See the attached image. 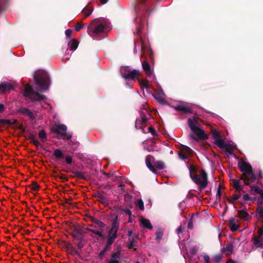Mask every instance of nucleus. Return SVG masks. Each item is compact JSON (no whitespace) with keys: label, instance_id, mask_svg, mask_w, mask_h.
I'll return each instance as SVG.
<instances>
[{"label":"nucleus","instance_id":"1","mask_svg":"<svg viewBox=\"0 0 263 263\" xmlns=\"http://www.w3.org/2000/svg\"><path fill=\"white\" fill-rule=\"evenodd\" d=\"M110 24L104 18H96L92 21L87 28L88 34L94 40H101L110 30Z\"/></svg>","mask_w":263,"mask_h":263},{"label":"nucleus","instance_id":"2","mask_svg":"<svg viewBox=\"0 0 263 263\" xmlns=\"http://www.w3.org/2000/svg\"><path fill=\"white\" fill-rule=\"evenodd\" d=\"M34 77L40 91H43L48 88L49 78L45 71L42 70L37 71L35 73Z\"/></svg>","mask_w":263,"mask_h":263},{"label":"nucleus","instance_id":"3","mask_svg":"<svg viewBox=\"0 0 263 263\" xmlns=\"http://www.w3.org/2000/svg\"><path fill=\"white\" fill-rule=\"evenodd\" d=\"M259 220L263 222V206L258 208L256 214ZM253 244L256 247L261 248L263 247V226L258 230V236L253 239Z\"/></svg>","mask_w":263,"mask_h":263},{"label":"nucleus","instance_id":"4","mask_svg":"<svg viewBox=\"0 0 263 263\" xmlns=\"http://www.w3.org/2000/svg\"><path fill=\"white\" fill-rule=\"evenodd\" d=\"M239 167L246 179H247L248 180L251 182H254L256 181V177L252 172V167L250 164L245 161H242L239 163Z\"/></svg>","mask_w":263,"mask_h":263},{"label":"nucleus","instance_id":"5","mask_svg":"<svg viewBox=\"0 0 263 263\" xmlns=\"http://www.w3.org/2000/svg\"><path fill=\"white\" fill-rule=\"evenodd\" d=\"M120 72L124 79L132 80L134 81L137 79L140 74L138 70L136 69L132 70L128 66L122 67L120 69Z\"/></svg>","mask_w":263,"mask_h":263},{"label":"nucleus","instance_id":"6","mask_svg":"<svg viewBox=\"0 0 263 263\" xmlns=\"http://www.w3.org/2000/svg\"><path fill=\"white\" fill-rule=\"evenodd\" d=\"M24 96L28 97L32 100L35 101H43L45 100V97L41 95L39 93L34 92L31 86L29 84H27L25 86Z\"/></svg>","mask_w":263,"mask_h":263},{"label":"nucleus","instance_id":"7","mask_svg":"<svg viewBox=\"0 0 263 263\" xmlns=\"http://www.w3.org/2000/svg\"><path fill=\"white\" fill-rule=\"evenodd\" d=\"M192 179L200 188H204L207 184V176L206 173L202 171L199 175H195L192 177Z\"/></svg>","mask_w":263,"mask_h":263},{"label":"nucleus","instance_id":"8","mask_svg":"<svg viewBox=\"0 0 263 263\" xmlns=\"http://www.w3.org/2000/svg\"><path fill=\"white\" fill-rule=\"evenodd\" d=\"M142 65L144 71L145 72L146 77L152 81L155 80V76L153 73V70L151 68L149 63L147 61H143Z\"/></svg>","mask_w":263,"mask_h":263},{"label":"nucleus","instance_id":"9","mask_svg":"<svg viewBox=\"0 0 263 263\" xmlns=\"http://www.w3.org/2000/svg\"><path fill=\"white\" fill-rule=\"evenodd\" d=\"M53 130L54 132L59 133L63 135L65 137L64 138H66L67 139H69L71 138L70 135L66 134L67 127L64 124H55L53 128Z\"/></svg>","mask_w":263,"mask_h":263},{"label":"nucleus","instance_id":"10","mask_svg":"<svg viewBox=\"0 0 263 263\" xmlns=\"http://www.w3.org/2000/svg\"><path fill=\"white\" fill-rule=\"evenodd\" d=\"M247 179L245 178L244 179L241 178L240 180L235 179L233 181V185L236 191H240L242 190L244 184H248Z\"/></svg>","mask_w":263,"mask_h":263},{"label":"nucleus","instance_id":"11","mask_svg":"<svg viewBox=\"0 0 263 263\" xmlns=\"http://www.w3.org/2000/svg\"><path fill=\"white\" fill-rule=\"evenodd\" d=\"M195 135L197 136L195 137L194 135H192L191 137L194 139H202L204 140L207 139L208 136L204 133V132L203 129L198 128H196L193 131Z\"/></svg>","mask_w":263,"mask_h":263},{"label":"nucleus","instance_id":"12","mask_svg":"<svg viewBox=\"0 0 263 263\" xmlns=\"http://www.w3.org/2000/svg\"><path fill=\"white\" fill-rule=\"evenodd\" d=\"M250 192L252 193H257L260 195V197L258 199V202L260 204L263 203V189H261L258 186H252L250 187Z\"/></svg>","mask_w":263,"mask_h":263},{"label":"nucleus","instance_id":"13","mask_svg":"<svg viewBox=\"0 0 263 263\" xmlns=\"http://www.w3.org/2000/svg\"><path fill=\"white\" fill-rule=\"evenodd\" d=\"M147 119L144 117L142 116L140 118L138 119L136 121L135 126L137 128L141 129L143 127L146 125Z\"/></svg>","mask_w":263,"mask_h":263},{"label":"nucleus","instance_id":"14","mask_svg":"<svg viewBox=\"0 0 263 263\" xmlns=\"http://www.w3.org/2000/svg\"><path fill=\"white\" fill-rule=\"evenodd\" d=\"M175 109L176 110L182 111L185 113H189L191 112L192 108L190 106H188L187 104L183 103L180 105H178L175 107Z\"/></svg>","mask_w":263,"mask_h":263},{"label":"nucleus","instance_id":"15","mask_svg":"<svg viewBox=\"0 0 263 263\" xmlns=\"http://www.w3.org/2000/svg\"><path fill=\"white\" fill-rule=\"evenodd\" d=\"M153 161L154 158L152 156L148 155L146 157L145 162L146 166L152 172L156 173V170L154 166L152 164V163L153 162Z\"/></svg>","mask_w":263,"mask_h":263},{"label":"nucleus","instance_id":"16","mask_svg":"<svg viewBox=\"0 0 263 263\" xmlns=\"http://www.w3.org/2000/svg\"><path fill=\"white\" fill-rule=\"evenodd\" d=\"M13 89L12 85L9 83H2L0 84V92L4 93Z\"/></svg>","mask_w":263,"mask_h":263},{"label":"nucleus","instance_id":"17","mask_svg":"<svg viewBox=\"0 0 263 263\" xmlns=\"http://www.w3.org/2000/svg\"><path fill=\"white\" fill-rule=\"evenodd\" d=\"M140 222L141 224L145 228L147 229H152L153 228L152 225L149 220L141 217L140 218Z\"/></svg>","mask_w":263,"mask_h":263},{"label":"nucleus","instance_id":"18","mask_svg":"<svg viewBox=\"0 0 263 263\" xmlns=\"http://www.w3.org/2000/svg\"><path fill=\"white\" fill-rule=\"evenodd\" d=\"M118 228V227L114 220L112 224L111 227L109 230L108 235L111 236H114L115 235V237H117Z\"/></svg>","mask_w":263,"mask_h":263},{"label":"nucleus","instance_id":"19","mask_svg":"<svg viewBox=\"0 0 263 263\" xmlns=\"http://www.w3.org/2000/svg\"><path fill=\"white\" fill-rule=\"evenodd\" d=\"M222 252L226 255H229L233 253V246L231 243H228L222 250Z\"/></svg>","mask_w":263,"mask_h":263},{"label":"nucleus","instance_id":"20","mask_svg":"<svg viewBox=\"0 0 263 263\" xmlns=\"http://www.w3.org/2000/svg\"><path fill=\"white\" fill-rule=\"evenodd\" d=\"M229 226L230 230L232 231H236L239 228L238 221L233 218L230 219Z\"/></svg>","mask_w":263,"mask_h":263},{"label":"nucleus","instance_id":"21","mask_svg":"<svg viewBox=\"0 0 263 263\" xmlns=\"http://www.w3.org/2000/svg\"><path fill=\"white\" fill-rule=\"evenodd\" d=\"M238 217L243 220H248L250 217L246 210H242L238 211Z\"/></svg>","mask_w":263,"mask_h":263},{"label":"nucleus","instance_id":"22","mask_svg":"<svg viewBox=\"0 0 263 263\" xmlns=\"http://www.w3.org/2000/svg\"><path fill=\"white\" fill-rule=\"evenodd\" d=\"M128 234L129 236V241L130 242L128 246L129 248L133 249L136 246V240L133 238V236L132 235L133 232L131 230L128 231Z\"/></svg>","mask_w":263,"mask_h":263},{"label":"nucleus","instance_id":"23","mask_svg":"<svg viewBox=\"0 0 263 263\" xmlns=\"http://www.w3.org/2000/svg\"><path fill=\"white\" fill-rule=\"evenodd\" d=\"M141 50L142 52L141 55L142 57H145L146 54H147L150 56L151 55V50L146 45H144L143 43L142 44Z\"/></svg>","mask_w":263,"mask_h":263},{"label":"nucleus","instance_id":"24","mask_svg":"<svg viewBox=\"0 0 263 263\" xmlns=\"http://www.w3.org/2000/svg\"><path fill=\"white\" fill-rule=\"evenodd\" d=\"M92 8L89 6H86L82 11V14L84 15L85 18L89 16L92 12Z\"/></svg>","mask_w":263,"mask_h":263},{"label":"nucleus","instance_id":"25","mask_svg":"<svg viewBox=\"0 0 263 263\" xmlns=\"http://www.w3.org/2000/svg\"><path fill=\"white\" fill-rule=\"evenodd\" d=\"M20 112L23 115L28 116L31 119H33L34 116L32 112L27 108H24L20 110Z\"/></svg>","mask_w":263,"mask_h":263},{"label":"nucleus","instance_id":"26","mask_svg":"<svg viewBox=\"0 0 263 263\" xmlns=\"http://www.w3.org/2000/svg\"><path fill=\"white\" fill-rule=\"evenodd\" d=\"M120 259V253L116 252L111 256V260L108 263H119Z\"/></svg>","mask_w":263,"mask_h":263},{"label":"nucleus","instance_id":"27","mask_svg":"<svg viewBox=\"0 0 263 263\" xmlns=\"http://www.w3.org/2000/svg\"><path fill=\"white\" fill-rule=\"evenodd\" d=\"M214 143L220 148H224L226 147L224 140L220 138L215 140Z\"/></svg>","mask_w":263,"mask_h":263},{"label":"nucleus","instance_id":"28","mask_svg":"<svg viewBox=\"0 0 263 263\" xmlns=\"http://www.w3.org/2000/svg\"><path fill=\"white\" fill-rule=\"evenodd\" d=\"M188 124L192 131L199 127L196 122L191 119H188Z\"/></svg>","mask_w":263,"mask_h":263},{"label":"nucleus","instance_id":"29","mask_svg":"<svg viewBox=\"0 0 263 263\" xmlns=\"http://www.w3.org/2000/svg\"><path fill=\"white\" fill-rule=\"evenodd\" d=\"M78 46V42H77V41H76L74 39L71 40L68 43V47L72 50H76Z\"/></svg>","mask_w":263,"mask_h":263},{"label":"nucleus","instance_id":"30","mask_svg":"<svg viewBox=\"0 0 263 263\" xmlns=\"http://www.w3.org/2000/svg\"><path fill=\"white\" fill-rule=\"evenodd\" d=\"M139 83L141 88L148 89L149 87L148 82L146 80H139Z\"/></svg>","mask_w":263,"mask_h":263},{"label":"nucleus","instance_id":"31","mask_svg":"<svg viewBox=\"0 0 263 263\" xmlns=\"http://www.w3.org/2000/svg\"><path fill=\"white\" fill-rule=\"evenodd\" d=\"M163 235V230L161 229H159L157 230L156 233V239L157 241H160Z\"/></svg>","mask_w":263,"mask_h":263},{"label":"nucleus","instance_id":"32","mask_svg":"<svg viewBox=\"0 0 263 263\" xmlns=\"http://www.w3.org/2000/svg\"><path fill=\"white\" fill-rule=\"evenodd\" d=\"M189 170L190 171V177L192 178V177L194 176V175H196L195 173L196 171V168L194 165H190L189 167Z\"/></svg>","mask_w":263,"mask_h":263},{"label":"nucleus","instance_id":"33","mask_svg":"<svg viewBox=\"0 0 263 263\" xmlns=\"http://www.w3.org/2000/svg\"><path fill=\"white\" fill-rule=\"evenodd\" d=\"M154 166L156 168H157L159 170H161L164 167V164L161 161H158L154 163Z\"/></svg>","mask_w":263,"mask_h":263},{"label":"nucleus","instance_id":"34","mask_svg":"<svg viewBox=\"0 0 263 263\" xmlns=\"http://www.w3.org/2000/svg\"><path fill=\"white\" fill-rule=\"evenodd\" d=\"M54 156L57 158H61L63 157V153L60 149H57L54 152Z\"/></svg>","mask_w":263,"mask_h":263},{"label":"nucleus","instance_id":"35","mask_svg":"<svg viewBox=\"0 0 263 263\" xmlns=\"http://www.w3.org/2000/svg\"><path fill=\"white\" fill-rule=\"evenodd\" d=\"M136 205L139 207V208L142 210L143 211L144 209V203L142 199H139L138 200V201L136 203Z\"/></svg>","mask_w":263,"mask_h":263},{"label":"nucleus","instance_id":"36","mask_svg":"<svg viewBox=\"0 0 263 263\" xmlns=\"http://www.w3.org/2000/svg\"><path fill=\"white\" fill-rule=\"evenodd\" d=\"M212 136L215 140L219 138V133L218 131L215 129H212Z\"/></svg>","mask_w":263,"mask_h":263},{"label":"nucleus","instance_id":"37","mask_svg":"<svg viewBox=\"0 0 263 263\" xmlns=\"http://www.w3.org/2000/svg\"><path fill=\"white\" fill-rule=\"evenodd\" d=\"M39 137L42 140L46 139V134L44 130H41L39 133Z\"/></svg>","mask_w":263,"mask_h":263},{"label":"nucleus","instance_id":"38","mask_svg":"<svg viewBox=\"0 0 263 263\" xmlns=\"http://www.w3.org/2000/svg\"><path fill=\"white\" fill-rule=\"evenodd\" d=\"M116 238V237H115V235L114 236H111L108 235V240H107V245L108 246L111 245L113 243V242Z\"/></svg>","mask_w":263,"mask_h":263},{"label":"nucleus","instance_id":"39","mask_svg":"<svg viewBox=\"0 0 263 263\" xmlns=\"http://www.w3.org/2000/svg\"><path fill=\"white\" fill-rule=\"evenodd\" d=\"M84 26V24L82 23H78L76 27H75V30L77 31H79L80 29H81Z\"/></svg>","mask_w":263,"mask_h":263},{"label":"nucleus","instance_id":"40","mask_svg":"<svg viewBox=\"0 0 263 263\" xmlns=\"http://www.w3.org/2000/svg\"><path fill=\"white\" fill-rule=\"evenodd\" d=\"M201 257H203L204 261L206 263H209L210 261V257L208 255L204 254L203 255H201Z\"/></svg>","mask_w":263,"mask_h":263},{"label":"nucleus","instance_id":"41","mask_svg":"<svg viewBox=\"0 0 263 263\" xmlns=\"http://www.w3.org/2000/svg\"><path fill=\"white\" fill-rule=\"evenodd\" d=\"M193 151L189 147H186L185 149V154L186 156H189L192 154Z\"/></svg>","mask_w":263,"mask_h":263},{"label":"nucleus","instance_id":"42","mask_svg":"<svg viewBox=\"0 0 263 263\" xmlns=\"http://www.w3.org/2000/svg\"><path fill=\"white\" fill-rule=\"evenodd\" d=\"M179 158L182 160H185L187 157L186 155L182 152H180L179 153Z\"/></svg>","mask_w":263,"mask_h":263},{"label":"nucleus","instance_id":"43","mask_svg":"<svg viewBox=\"0 0 263 263\" xmlns=\"http://www.w3.org/2000/svg\"><path fill=\"white\" fill-rule=\"evenodd\" d=\"M65 161L67 164H70L72 162V158L70 156H67L65 158Z\"/></svg>","mask_w":263,"mask_h":263},{"label":"nucleus","instance_id":"44","mask_svg":"<svg viewBox=\"0 0 263 263\" xmlns=\"http://www.w3.org/2000/svg\"><path fill=\"white\" fill-rule=\"evenodd\" d=\"M148 131L150 132L153 136L156 135V132L154 128L152 126L148 127Z\"/></svg>","mask_w":263,"mask_h":263},{"label":"nucleus","instance_id":"45","mask_svg":"<svg viewBox=\"0 0 263 263\" xmlns=\"http://www.w3.org/2000/svg\"><path fill=\"white\" fill-rule=\"evenodd\" d=\"M91 231L95 234H97L99 236H101L102 235V232L99 230H91Z\"/></svg>","mask_w":263,"mask_h":263},{"label":"nucleus","instance_id":"46","mask_svg":"<svg viewBox=\"0 0 263 263\" xmlns=\"http://www.w3.org/2000/svg\"><path fill=\"white\" fill-rule=\"evenodd\" d=\"M72 33V30L71 29H67L65 31V34L67 37H70Z\"/></svg>","mask_w":263,"mask_h":263},{"label":"nucleus","instance_id":"47","mask_svg":"<svg viewBox=\"0 0 263 263\" xmlns=\"http://www.w3.org/2000/svg\"><path fill=\"white\" fill-rule=\"evenodd\" d=\"M32 185L33 190L37 191L39 189V185L35 183H33Z\"/></svg>","mask_w":263,"mask_h":263},{"label":"nucleus","instance_id":"48","mask_svg":"<svg viewBox=\"0 0 263 263\" xmlns=\"http://www.w3.org/2000/svg\"><path fill=\"white\" fill-rule=\"evenodd\" d=\"M240 197V195L239 194H235L232 196V199L234 201H236L238 200Z\"/></svg>","mask_w":263,"mask_h":263},{"label":"nucleus","instance_id":"49","mask_svg":"<svg viewBox=\"0 0 263 263\" xmlns=\"http://www.w3.org/2000/svg\"><path fill=\"white\" fill-rule=\"evenodd\" d=\"M221 259V255H217L214 256V261L218 262L220 261Z\"/></svg>","mask_w":263,"mask_h":263},{"label":"nucleus","instance_id":"50","mask_svg":"<svg viewBox=\"0 0 263 263\" xmlns=\"http://www.w3.org/2000/svg\"><path fill=\"white\" fill-rule=\"evenodd\" d=\"M32 143L36 146H38L39 145V141L35 139L34 138H31Z\"/></svg>","mask_w":263,"mask_h":263},{"label":"nucleus","instance_id":"51","mask_svg":"<svg viewBox=\"0 0 263 263\" xmlns=\"http://www.w3.org/2000/svg\"><path fill=\"white\" fill-rule=\"evenodd\" d=\"M243 198L245 200H251V198L248 194H245L243 196Z\"/></svg>","mask_w":263,"mask_h":263},{"label":"nucleus","instance_id":"52","mask_svg":"<svg viewBox=\"0 0 263 263\" xmlns=\"http://www.w3.org/2000/svg\"><path fill=\"white\" fill-rule=\"evenodd\" d=\"M187 227L189 229H192L193 227V222L191 220H190L188 223Z\"/></svg>","mask_w":263,"mask_h":263},{"label":"nucleus","instance_id":"53","mask_svg":"<svg viewBox=\"0 0 263 263\" xmlns=\"http://www.w3.org/2000/svg\"><path fill=\"white\" fill-rule=\"evenodd\" d=\"M183 231V230L181 226H180L179 228H178L176 230L177 233L178 234H179V233L182 232Z\"/></svg>","mask_w":263,"mask_h":263},{"label":"nucleus","instance_id":"54","mask_svg":"<svg viewBox=\"0 0 263 263\" xmlns=\"http://www.w3.org/2000/svg\"><path fill=\"white\" fill-rule=\"evenodd\" d=\"M221 196V191L220 189H218L217 192L216 197L217 198H220Z\"/></svg>","mask_w":263,"mask_h":263},{"label":"nucleus","instance_id":"55","mask_svg":"<svg viewBox=\"0 0 263 263\" xmlns=\"http://www.w3.org/2000/svg\"><path fill=\"white\" fill-rule=\"evenodd\" d=\"M4 111V105L0 104V112H2Z\"/></svg>","mask_w":263,"mask_h":263},{"label":"nucleus","instance_id":"56","mask_svg":"<svg viewBox=\"0 0 263 263\" xmlns=\"http://www.w3.org/2000/svg\"><path fill=\"white\" fill-rule=\"evenodd\" d=\"M105 252V250L102 251L99 254V256L101 257L104 254Z\"/></svg>","mask_w":263,"mask_h":263},{"label":"nucleus","instance_id":"57","mask_svg":"<svg viewBox=\"0 0 263 263\" xmlns=\"http://www.w3.org/2000/svg\"><path fill=\"white\" fill-rule=\"evenodd\" d=\"M98 224L101 227H103L105 226L104 224L103 223V222H102L101 221H99Z\"/></svg>","mask_w":263,"mask_h":263},{"label":"nucleus","instance_id":"58","mask_svg":"<svg viewBox=\"0 0 263 263\" xmlns=\"http://www.w3.org/2000/svg\"><path fill=\"white\" fill-rule=\"evenodd\" d=\"M100 1L102 4H105L107 2V0H100Z\"/></svg>","mask_w":263,"mask_h":263},{"label":"nucleus","instance_id":"59","mask_svg":"<svg viewBox=\"0 0 263 263\" xmlns=\"http://www.w3.org/2000/svg\"><path fill=\"white\" fill-rule=\"evenodd\" d=\"M125 212H126L127 214H128V215H130V213H131L130 211L129 210H127L125 211Z\"/></svg>","mask_w":263,"mask_h":263},{"label":"nucleus","instance_id":"60","mask_svg":"<svg viewBox=\"0 0 263 263\" xmlns=\"http://www.w3.org/2000/svg\"><path fill=\"white\" fill-rule=\"evenodd\" d=\"M145 0H141V2L140 3H144Z\"/></svg>","mask_w":263,"mask_h":263},{"label":"nucleus","instance_id":"61","mask_svg":"<svg viewBox=\"0 0 263 263\" xmlns=\"http://www.w3.org/2000/svg\"><path fill=\"white\" fill-rule=\"evenodd\" d=\"M226 263H230L229 260L227 261Z\"/></svg>","mask_w":263,"mask_h":263},{"label":"nucleus","instance_id":"62","mask_svg":"<svg viewBox=\"0 0 263 263\" xmlns=\"http://www.w3.org/2000/svg\"><path fill=\"white\" fill-rule=\"evenodd\" d=\"M144 110H145V111H146V112L147 111V110H146V108L144 109Z\"/></svg>","mask_w":263,"mask_h":263},{"label":"nucleus","instance_id":"63","mask_svg":"<svg viewBox=\"0 0 263 263\" xmlns=\"http://www.w3.org/2000/svg\"><path fill=\"white\" fill-rule=\"evenodd\" d=\"M138 34H139V35L140 34V31L139 30H138Z\"/></svg>","mask_w":263,"mask_h":263},{"label":"nucleus","instance_id":"64","mask_svg":"<svg viewBox=\"0 0 263 263\" xmlns=\"http://www.w3.org/2000/svg\"><path fill=\"white\" fill-rule=\"evenodd\" d=\"M6 122H8V120H5Z\"/></svg>","mask_w":263,"mask_h":263}]
</instances>
